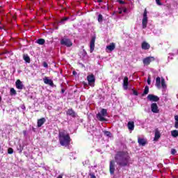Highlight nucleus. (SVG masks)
Wrapping results in <instances>:
<instances>
[{"label":"nucleus","mask_w":178,"mask_h":178,"mask_svg":"<svg viewBox=\"0 0 178 178\" xmlns=\"http://www.w3.org/2000/svg\"><path fill=\"white\" fill-rule=\"evenodd\" d=\"M114 159L118 166L126 168V166H130L131 157H130V154L127 152L119 151L116 152Z\"/></svg>","instance_id":"1"},{"label":"nucleus","mask_w":178,"mask_h":178,"mask_svg":"<svg viewBox=\"0 0 178 178\" xmlns=\"http://www.w3.org/2000/svg\"><path fill=\"white\" fill-rule=\"evenodd\" d=\"M58 140L62 147H69L72 141L70 135L65 130L58 131Z\"/></svg>","instance_id":"2"},{"label":"nucleus","mask_w":178,"mask_h":178,"mask_svg":"<svg viewBox=\"0 0 178 178\" xmlns=\"http://www.w3.org/2000/svg\"><path fill=\"white\" fill-rule=\"evenodd\" d=\"M108 116V110L106 108H102L98 114H97V118L99 122H106V118H104Z\"/></svg>","instance_id":"3"},{"label":"nucleus","mask_w":178,"mask_h":178,"mask_svg":"<svg viewBox=\"0 0 178 178\" xmlns=\"http://www.w3.org/2000/svg\"><path fill=\"white\" fill-rule=\"evenodd\" d=\"M147 13V8H145L143 12V18L142 19L143 29H147V25L148 24V15Z\"/></svg>","instance_id":"4"},{"label":"nucleus","mask_w":178,"mask_h":178,"mask_svg":"<svg viewBox=\"0 0 178 178\" xmlns=\"http://www.w3.org/2000/svg\"><path fill=\"white\" fill-rule=\"evenodd\" d=\"M154 61H155V57L154 56H148L145 58L143 60L144 66H149V65H151L152 62H154Z\"/></svg>","instance_id":"5"},{"label":"nucleus","mask_w":178,"mask_h":178,"mask_svg":"<svg viewBox=\"0 0 178 178\" xmlns=\"http://www.w3.org/2000/svg\"><path fill=\"white\" fill-rule=\"evenodd\" d=\"M87 80L88 81V84L90 87H94L95 86V76L94 74H90L87 76Z\"/></svg>","instance_id":"6"},{"label":"nucleus","mask_w":178,"mask_h":178,"mask_svg":"<svg viewBox=\"0 0 178 178\" xmlns=\"http://www.w3.org/2000/svg\"><path fill=\"white\" fill-rule=\"evenodd\" d=\"M61 45H65V47H72L73 45V43L72 42V40L70 39L64 38L60 40Z\"/></svg>","instance_id":"7"},{"label":"nucleus","mask_w":178,"mask_h":178,"mask_svg":"<svg viewBox=\"0 0 178 178\" xmlns=\"http://www.w3.org/2000/svg\"><path fill=\"white\" fill-rule=\"evenodd\" d=\"M147 99L148 101H151L152 102H158V101H159V97L153 94H149L147 95Z\"/></svg>","instance_id":"8"},{"label":"nucleus","mask_w":178,"mask_h":178,"mask_svg":"<svg viewBox=\"0 0 178 178\" xmlns=\"http://www.w3.org/2000/svg\"><path fill=\"white\" fill-rule=\"evenodd\" d=\"M97 39V37L95 35L92 36L90 40V54H92L94 52V49L95 48V40Z\"/></svg>","instance_id":"9"},{"label":"nucleus","mask_w":178,"mask_h":178,"mask_svg":"<svg viewBox=\"0 0 178 178\" xmlns=\"http://www.w3.org/2000/svg\"><path fill=\"white\" fill-rule=\"evenodd\" d=\"M151 109H152V112H153V113H159V108L158 104L156 103H152L151 104Z\"/></svg>","instance_id":"10"},{"label":"nucleus","mask_w":178,"mask_h":178,"mask_svg":"<svg viewBox=\"0 0 178 178\" xmlns=\"http://www.w3.org/2000/svg\"><path fill=\"white\" fill-rule=\"evenodd\" d=\"M109 170L111 175H115V161H110Z\"/></svg>","instance_id":"11"},{"label":"nucleus","mask_w":178,"mask_h":178,"mask_svg":"<svg viewBox=\"0 0 178 178\" xmlns=\"http://www.w3.org/2000/svg\"><path fill=\"white\" fill-rule=\"evenodd\" d=\"M141 48H142V49L147 51L151 48V45L149 44V43L144 41L142 42Z\"/></svg>","instance_id":"12"},{"label":"nucleus","mask_w":178,"mask_h":178,"mask_svg":"<svg viewBox=\"0 0 178 178\" xmlns=\"http://www.w3.org/2000/svg\"><path fill=\"white\" fill-rule=\"evenodd\" d=\"M67 115H69V116H72V118H76L77 116V114L76 112L73 110V108H70L66 112Z\"/></svg>","instance_id":"13"},{"label":"nucleus","mask_w":178,"mask_h":178,"mask_svg":"<svg viewBox=\"0 0 178 178\" xmlns=\"http://www.w3.org/2000/svg\"><path fill=\"white\" fill-rule=\"evenodd\" d=\"M43 81L44 84H49V86H51V87H54V81H51V79H48V77L45 76L43 79Z\"/></svg>","instance_id":"14"},{"label":"nucleus","mask_w":178,"mask_h":178,"mask_svg":"<svg viewBox=\"0 0 178 178\" xmlns=\"http://www.w3.org/2000/svg\"><path fill=\"white\" fill-rule=\"evenodd\" d=\"M123 88L124 90H127L129 88V77L125 76L123 80Z\"/></svg>","instance_id":"15"},{"label":"nucleus","mask_w":178,"mask_h":178,"mask_svg":"<svg viewBox=\"0 0 178 178\" xmlns=\"http://www.w3.org/2000/svg\"><path fill=\"white\" fill-rule=\"evenodd\" d=\"M15 86L17 90H23V83L20 79H18L15 82Z\"/></svg>","instance_id":"16"},{"label":"nucleus","mask_w":178,"mask_h":178,"mask_svg":"<svg viewBox=\"0 0 178 178\" xmlns=\"http://www.w3.org/2000/svg\"><path fill=\"white\" fill-rule=\"evenodd\" d=\"M159 138H161V132H159V130H158V129H156L155 130V134H154V141H158L159 140Z\"/></svg>","instance_id":"17"},{"label":"nucleus","mask_w":178,"mask_h":178,"mask_svg":"<svg viewBox=\"0 0 178 178\" xmlns=\"http://www.w3.org/2000/svg\"><path fill=\"white\" fill-rule=\"evenodd\" d=\"M138 143L139 145H142V147H145V145L147 144V140L145 138H138Z\"/></svg>","instance_id":"18"},{"label":"nucleus","mask_w":178,"mask_h":178,"mask_svg":"<svg viewBox=\"0 0 178 178\" xmlns=\"http://www.w3.org/2000/svg\"><path fill=\"white\" fill-rule=\"evenodd\" d=\"M45 122H47V120L44 118L38 120V127H41V126H42Z\"/></svg>","instance_id":"19"},{"label":"nucleus","mask_w":178,"mask_h":178,"mask_svg":"<svg viewBox=\"0 0 178 178\" xmlns=\"http://www.w3.org/2000/svg\"><path fill=\"white\" fill-rule=\"evenodd\" d=\"M115 48H116V46L113 42L111 43L110 45L106 46V49H108V51H111V52H112Z\"/></svg>","instance_id":"20"},{"label":"nucleus","mask_w":178,"mask_h":178,"mask_svg":"<svg viewBox=\"0 0 178 178\" xmlns=\"http://www.w3.org/2000/svg\"><path fill=\"white\" fill-rule=\"evenodd\" d=\"M161 77L158 76L156 79V87H157V88H161Z\"/></svg>","instance_id":"21"},{"label":"nucleus","mask_w":178,"mask_h":178,"mask_svg":"<svg viewBox=\"0 0 178 178\" xmlns=\"http://www.w3.org/2000/svg\"><path fill=\"white\" fill-rule=\"evenodd\" d=\"M23 59L24 60H25V62H26V63H30V62H31V60L30 59V56H29L28 54H24L23 56Z\"/></svg>","instance_id":"22"},{"label":"nucleus","mask_w":178,"mask_h":178,"mask_svg":"<svg viewBox=\"0 0 178 178\" xmlns=\"http://www.w3.org/2000/svg\"><path fill=\"white\" fill-rule=\"evenodd\" d=\"M128 129L129 130H134V122H128Z\"/></svg>","instance_id":"23"},{"label":"nucleus","mask_w":178,"mask_h":178,"mask_svg":"<svg viewBox=\"0 0 178 178\" xmlns=\"http://www.w3.org/2000/svg\"><path fill=\"white\" fill-rule=\"evenodd\" d=\"M149 92V87H148V86H146L145 87L144 92L142 94V97H144V95H147V94H148Z\"/></svg>","instance_id":"24"},{"label":"nucleus","mask_w":178,"mask_h":178,"mask_svg":"<svg viewBox=\"0 0 178 178\" xmlns=\"http://www.w3.org/2000/svg\"><path fill=\"white\" fill-rule=\"evenodd\" d=\"M37 44L39 45H44L45 44V40L43 38H40L36 40Z\"/></svg>","instance_id":"25"},{"label":"nucleus","mask_w":178,"mask_h":178,"mask_svg":"<svg viewBox=\"0 0 178 178\" xmlns=\"http://www.w3.org/2000/svg\"><path fill=\"white\" fill-rule=\"evenodd\" d=\"M171 136L172 137H175V138L178 137V130H173V131H171Z\"/></svg>","instance_id":"26"},{"label":"nucleus","mask_w":178,"mask_h":178,"mask_svg":"<svg viewBox=\"0 0 178 178\" xmlns=\"http://www.w3.org/2000/svg\"><path fill=\"white\" fill-rule=\"evenodd\" d=\"M161 87L163 88H166V82L165 81V79L164 78H161Z\"/></svg>","instance_id":"27"},{"label":"nucleus","mask_w":178,"mask_h":178,"mask_svg":"<svg viewBox=\"0 0 178 178\" xmlns=\"http://www.w3.org/2000/svg\"><path fill=\"white\" fill-rule=\"evenodd\" d=\"M99 23H102L103 20H104V17L102 16V15L99 14L98 15V19H97Z\"/></svg>","instance_id":"28"},{"label":"nucleus","mask_w":178,"mask_h":178,"mask_svg":"<svg viewBox=\"0 0 178 178\" xmlns=\"http://www.w3.org/2000/svg\"><path fill=\"white\" fill-rule=\"evenodd\" d=\"M10 95H16L17 92L15 88H12L10 90Z\"/></svg>","instance_id":"29"},{"label":"nucleus","mask_w":178,"mask_h":178,"mask_svg":"<svg viewBox=\"0 0 178 178\" xmlns=\"http://www.w3.org/2000/svg\"><path fill=\"white\" fill-rule=\"evenodd\" d=\"M104 136H106V137H111L112 133H111V131H104Z\"/></svg>","instance_id":"30"},{"label":"nucleus","mask_w":178,"mask_h":178,"mask_svg":"<svg viewBox=\"0 0 178 178\" xmlns=\"http://www.w3.org/2000/svg\"><path fill=\"white\" fill-rule=\"evenodd\" d=\"M23 147L22 146V145H19V148H17V151L19 152V154H22V152H23Z\"/></svg>","instance_id":"31"},{"label":"nucleus","mask_w":178,"mask_h":178,"mask_svg":"<svg viewBox=\"0 0 178 178\" xmlns=\"http://www.w3.org/2000/svg\"><path fill=\"white\" fill-rule=\"evenodd\" d=\"M69 20V17H65L64 18H63L60 22L59 23H63V22H66Z\"/></svg>","instance_id":"32"},{"label":"nucleus","mask_w":178,"mask_h":178,"mask_svg":"<svg viewBox=\"0 0 178 178\" xmlns=\"http://www.w3.org/2000/svg\"><path fill=\"white\" fill-rule=\"evenodd\" d=\"M8 154H13V148L10 147L8 149Z\"/></svg>","instance_id":"33"},{"label":"nucleus","mask_w":178,"mask_h":178,"mask_svg":"<svg viewBox=\"0 0 178 178\" xmlns=\"http://www.w3.org/2000/svg\"><path fill=\"white\" fill-rule=\"evenodd\" d=\"M177 151L176 150V149H171V154L172 155H176Z\"/></svg>","instance_id":"34"},{"label":"nucleus","mask_w":178,"mask_h":178,"mask_svg":"<svg viewBox=\"0 0 178 178\" xmlns=\"http://www.w3.org/2000/svg\"><path fill=\"white\" fill-rule=\"evenodd\" d=\"M117 2H118V3H120V5H124V3H126V2L122 0H117Z\"/></svg>","instance_id":"35"},{"label":"nucleus","mask_w":178,"mask_h":178,"mask_svg":"<svg viewBox=\"0 0 178 178\" xmlns=\"http://www.w3.org/2000/svg\"><path fill=\"white\" fill-rule=\"evenodd\" d=\"M147 84L149 86L151 85V76H148V78H147Z\"/></svg>","instance_id":"36"},{"label":"nucleus","mask_w":178,"mask_h":178,"mask_svg":"<svg viewBox=\"0 0 178 178\" xmlns=\"http://www.w3.org/2000/svg\"><path fill=\"white\" fill-rule=\"evenodd\" d=\"M156 2L157 3V5H159V6H161L162 5V3L161 2V0H156Z\"/></svg>","instance_id":"37"},{"label":"nucleus","mask_w":178,"mask_h":178,"mask_svg":"<svg viewBox=\"0 0 178 178\" xmlns=\"http://www.w3.org/2000/svg\"><path fill=\"white\" fill-rule=\"evenodd\" d=\"M133 94H134V95H138V92H137V90H133Z\"/></svg>","instance_id":"38"},{"label":"nucleus","mask_w":178,"mask_h":178,"mask_svg":"<svg viewBox=\"0 0 178 178\" xmlns=\"http://www.w3.org/2000/svg\"><path fill=\"white\" fill-rule=\"evenodd\" d=\"M43 66H44V67H48V63H47V62L44 61Z\"/></svg>","instance_id":"39"},{"label":"nucleus","mask_w":178,"mask_h":178,"mask_svg":"<svg viewBox=\"0 0 178 178\" xmlns=\"http://www.w3.org/2000/svg\"><path fill=\"white\" fill-rule=\"evenodd\" d=\"M175 129H178V121H175Z\"/></svg>","instance_id":"40"},{"label":"nucleus","mask_w":178,"mask_h":178,"mask_svg":"<svg viewBox=\"0 0 178 178\" xmlns=\"http://www.w3.org/2000/svg\"><path fill=\"white\" fill-rule=\"evenodd\" d=\"M175 122H178V115L175 116Z\"/></svg>","instance_id":"41"},{"label":"nucleus","mask_w":178,"mask_h":178,"mask_svg":"<svg viewBox=\"0 0 178 178\" xmlns=\"http://www.w3.org/2000/svg\"><path fill=\"white\" fill-rule=\"evenodd\" d=\"M122 12H124V13H126V12H127V8H124L123 9Z\"/></svg>","instance_id":"42"},{"label":"nucleus","mask_w":178,"mask_h":178,"mask_svg":"<svg viewBox=\"0 0 178 178\" xmlns=\"http://www.w3.org/2000/svg\"><path fill=\"white\" fill-rule=\"evenodd\" d=\"M61 94H65V89L64 88L61 89Z\"/></svg>","instance_id":"43"},{"label":"nucleus","mask_w":178,"mask_h":178,"mask_svg":"<svg viewBox=\"0 0 178 178\" xmlns=\"http://www.w3.org/2000/svg\"><path fill=\"white\" fill-rule=\"evenodd\" d=\"M90 178H97L93 174L90 175Z\"/></svg>","instance_id":"44"},{"label":"nucleus","mask_w":178,"mask_h":178,"mask_svg":"<svg viewBox=\"0 0 178 178\" xmlns=\"http://www.w3.org/2000/svg\"><path fill=\"white\" fill-rule=\"evenodd\" d=\"M120 15H122V13H123V10H120L118 13Z\"/></svg>","instance_id":"45"},{"label":"nucleus","mask_w":178,"mask_h":178,"mask_svg":"<svg viewBox=\"0 0 178 178\" xmlns=\"http://www.w3.org/2000/svg\"><path fill=\"white\" fill-rule=\"evenodd\" d=\"M0 30H3V26H0Z\"/></svg>","instance_id":"46"},{"label":"nucleus","mask_w":178,"mask_h":178,"mask_svg":"<svg viewBox=\"0 0 178 178\" xmlns=\"http://www.w3.org/2000/svg\"><path fill=\"white\" fill-rule=\"evenodd\" d=\"M97 2L101 3L102 2V0H97Z\"/></svg>","instance_id":"47"},{"label":"nucleus","mask_w":178,"mask_h":178,"mask_svg":"<svg viewBox=\"0 0 178 178\" xmlns=\"http://www.w3.org/2000/svg\"><path fill=\"white\" fill-rule=\"evenodd\" d=\"M2 101V97L0 96V102Z\"/></svg>","instance_id":"48"},{"label":"nucleus","mask_w":178,"mask_h":178,"mask_svg":"<svg viewBox=\"0 0 178 178\" xmlns=\"http://www.w3.org/2000/svg\"><path fill=\"white\" fill-rule=\"evenodd\" d=\"M72 73H73V74H74L76 73V71H73V72H72Z\"/></svg>","instance_id":"49"},{"label":"nucleus","mask_w":178,"mask_h":178,"mask_svg":"<svg viewBox=\"0 0 178 178\" xmlns=\"http://www.w3.org/2000/svg\"><path fill=\"white\" fill-rule=\"evenodd\" d=\"M83 84H84V86H87V83H83Z\"/></svg>","instance_id":"50"}]
</instances>
